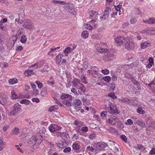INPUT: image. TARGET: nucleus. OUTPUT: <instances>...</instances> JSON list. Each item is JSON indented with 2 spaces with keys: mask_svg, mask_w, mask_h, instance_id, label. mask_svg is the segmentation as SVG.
<instances>
[{
  "mask_svg": "<svg viewBox=\"0 0 155 155\" xmlns=\"http://www.w3.org/2000/svg\"><path fill=\"white\" fill-rule=\"evenodd\" d=\"M107 122L111 125H120L121 121L116 116H111L107 120Z\"/></svg>",
  "mask_w": 155,
  "mask_h": 155,
  "instance_id": "f257e3e1",
  "label": "nucleus"
},
{
  "mask_svg": "<svg viewBox=\"0 0 155 155\" xmlns=\"http://www.w3.org/2000/svg\"><path fill=\"white\" fill-rule=\"evenodd\" d=\"M23 26L29 29H32L34 28V25L32 21L30 19H26L23 21Z\"/></svg>",
  "mask_w": 155,
  "mask_h": 155,
  "instance_id": "f03ea898",
  "label": "nucleus"
},
{
  "mask_svg": "<svg viewBox=\"0 0 155 155\" xmlns=\"http://www.w3.org/2000/svg\"><path fill=\"white\" fill-rule=\"evenodd\" d=\"M124 45L125 48L128 50L132 49L134 47V43L128 37H127Z\"/></svg>",
  "mask_w": 155,
  "mask_h": 155,
  "instance_id": "7ed1b4c3",
  "label": "nucleus"
},
{
  "mask_svg": "<svg viewBox=\"0 0 155 155\" xmlns=\"http://www.w3.org/2000/svg\"><path fill=\"white\" fill-rule=\"evenodd\" d=\"M127 37H117L114 39L115 43L117 45L120 46L124 44Z\"/></svg>",
  "mask_w": 155,
  "mask_h": 155,
  "instance_id": "20e7f679",
  "label": "nucleus"
},
{
  "mask_svg": "<svg viewBox=\"0 0 155 155\" xmlns=\"http://www.w3.org/2000/svg\"><path fill=\"white\" fill-rule=\"evenodd\" d=\"M81 101L78 99H76L74 100L73 105L76 111L79 110L81 107Z\"/></svg>",
  "mask_w": 155,
  "mask_h": 155,
  "instance_id": "39448f33",
  "label": "nucleus"
},
{
  "mask_svg": "<svg viewBox=\"0 0 155 155\" xmlns=\"http://www.w3.org/2000/svg\"><path fill=\"white\" fill-rule=\"evenodd\" d=\"M106 144L104 142H99L94 143L93 146L96 149V151L100 150L105 147Z\"/></svg>",
  "mask_w": 155,
  "mask_h": 155,
  "instance_id": "423d86ee",
  "label": "nucleus"
},
{
  "mask_svg": "<svg viewBox=\"0 0 155 155\" xmlns=\"http://www.w3.org/2000/svg\"><path fill=\"white\" fill-rule=\"evenodd\" d=\"M109 107L110 108L109 113L111 114L117 113L118 112L117 109L116 105L111 103H109Z\"/></svg>",
  "mask_w": 155,
  "mask_h": 155,
  "instance_id": "0eeeda50",
  "label": "nucleus"
},
{
  "mask_svg": "<svg viewBox=\"0 0 155 155\" xmlns=\"http://www.w3.org/2000/svg\"><path fill=\"white\" fill-rule=\"evenodd\" d=\"M61 128V127L53 124H51L48 127L49 130L51 132L60 130Z\"/></svg>",
  "mask_w": 155,
  "mask_h": 155,
  "instance_id": "6e6552de",
  "label": "nucleus"
},
{
  "mask_svg": "<svg viewBox=\"0 0 155 155\" xmlns=\"http://www.w3.org/2000/svg\"><path fill=\"white\" fill-rule=\"evenodd\" d=\"M111 149L114 152H117L119 151V145L113 141H112L110 144Z\"/></svg>",
  "mask_w": 155,
  "mask_h": 155,
  "instance_id": "1a4fd4ad",
  "label": "nucleus"
},
{
  "mask_svg": "<svg viewBox=\"0 0 155 155\" xmlns=\"http://www.w3.org/2000/svg\"><path fill=\"white\" fill-rule=\"evenodd\" d=\"M114 57L113 54L109 53L103 57V59L104 61L106 62L113 60Z\"/></svg>",
  "mask_w": 155,
  "mask_h": 155,
  "instance_id": "9d476101",
  "label": "nucleus"
},
{
  "mask_svg": "<svg viewBox=\"0 0 155 155\" xmlns=\"http://www.w3.org/2000/svg\"><path fill=\"white\" fill-rule=\"evenodd\" d=\"M21 109V105L19 104H16L14 106V109L10 113V115L13 116L17 112L19 111Z\"/></svg>",
  "mask_w": 155,
  "mask_h": 155,
  "instance_id": "9b49d317",
  "label": "nucleus"
},
{
  "mask_svg": "<svg viewBox=\"0 0 155 155\" xmlns=\"http://www.w3.org/2000/svg\"><path fill=\"white\" fill-rule=\"evenodd\" d=\"M96 67H92L91 68V70H88L87 71V73L90 75H93L94 77H96V75H97L98 74V73L97 72L96 70H95V68Z\"/></svg>",
  "mask_w": 155,
  "mask_h": 155,
  "instance_id": "f8f14e48",
  "label": "nucleus"
},
{
  "mask_svg": "<svg viewBox=\"0 0 155 155\" xmlns=\"http://www.w3.org/2000/svg\"><path fill=\"white\" fill-rule=\"evenodd\" d=\"M109 10L108 9H106L105 10L103 16L100 17V18L101 19L106 20L108 17L109 15Z\"/></svg>",
  "mask_w": 155,
  "mask_h": 155,
  "instance_id": "ddd939ff",
  "label": "nucleus"
},
{
  "mask_svg": "<svg viewBox=\"0 0 155 155\" xmlns=\"http://www.w3.org/2000/svg\"><path fill=\"white\" fill-rule=\"evenodd\" d=\"M34 73L33 70H32L30 67L28 70L24 72L25 75L27 76L34 74Z\"/></svg>",
  "mask_w": 155,
  "mask_h": 155,
  "instance_id": "4468645a",
  "label": "nucleus"
},
{
  "mask_svg": "<svg viewBox=\"0 0 155 155\" xmlns=\"http://www.w3.org/2000/svg\"><path fill=\"white\" fill-rule=\"evenodd\" d=\"M149 63L147 65V67L148 68H150L153 64V59L152 57H150L148 59Z\"/></svg>",
  "mask_w": 155,
  "mask_h": 155,
  "instance_id": "2eb2a0df",
  "label": "nucleus"
},
{
  "mask_svg": "<svg viewBox=\"0 0 155 155\" xmlns=\"http://www.w3.org/2000/svg\"><path fill=\"white\" fill-rule=\"evenodd\" d=\"M75 48H71L70 47H68L66 48L64 51L65 54H66L65 56H67L68 54L69 53L71 52L72 51H73L74 49Z\"/></svg>",
  "mask_w": 155,
  "mask_h": 155,
  "instance_id": "dca6fc26",
  "label": "nucleus"
},
{
  "mask_svg": "<svg viewBox=\"0 0 155 155\" xmlns=\"http://www.w3.org/2000/svg\"><path fill=\"white\" fill-rule=\"evenodd\" d=\"M86 150L87 152H89L91 153V152H94L96 151V149L94 147L92 146H91L89 145L87 146L86 148Z\"/></svg>",
  "mask_w": 155,
  "mask_h": 155,
  "instance_id": "f3484780",
  "label": "nucleus"
},
{
  "mask_svg": "<svg viewBox=\"0 0 155 155\" xmlns=\"http://www.w3.org/2000/svg\"><path fill=\"white\" fill-rule=\"evenodd\" d=\"M41 63H37L30 66V68L32 70H33L34 71L35 69L41 67Z\"/></svg>",
  "mask_w": 155,
  "mask_h": 155,
  "instance_id": "a211bd4d",
  "label": "nucleus"
},
{
  "mask_svg": "<svg viewBox=\"0 0 155 155\" xmlns=\"http://www.w3.org/2000/svg\"><path fill=\"white\" fill-rule=\"evenodd\" d=\"M63 55L61 54H58L56 58V63L59 64L61 61V59L63 57Z\"/></svg>",
  "mask_w": 155,
  "mask_h": 155,
  "instance_id": "6ab92c4d",
  "label": "nucleus"
},
{
  "mask_svg": "<svg viewBox=\"0 0 155 155\" xmlns=\"http://www.w3.org/2000/svg\"><path fill=\"white\" fill-rule=\"evenodd\" d=\"M36 143H38V140L36 137H32L30 139L29 143L34 145Z\"/></svg>",
  "mask_w": 155,
  "mask_h": 155,
  "instance_id": "aec40b11",
  "label": "nucleus"
},
{
  "mask_svg": "<svg viewBox=\"0 0 155 155\" xmlns=\"http://www.w3.org/2000/svg\"><path fill=\"white\" fill-rule=\"evenodd\" d=\"M150 45V43L147 41H145L141 43V47L142 48H145L147 47H149Z\"/></svg>",
  "mask_w": 155,
  "mask_h": 155,
  "instance_id": "412c9836",
  "label": "nucleus"
},
{
  "mask_svg": "<svg viewBox=\"0 0 155 155\" xmlns=\"http://www.w3.org/2000/svg\"><path fill=\"white\" fill-rule=\"evenodd\" d=\"M72 147L73 149L75 150H78L80 148V145L76 142L74 143L73 144Z\"/></svg>",
  "mask_w": 155,
  "mask_h": 155,
  "instance_id": "4be33fe9",
  "label": "nucleus"
},
{
  "mask_svg": "<svg viewBox=\"0 0 155 155\" xmlns=\"http://www.w3.org/2000/svg\"><path fill=\"white\" fill-rule=\"evenodd\" d=\"M96 50L98 52L103 53L106 52L107 50L106 48H103L101 47H97L96 48Z\"/></svg>",
  "mask_w": 155,
  "mask_h": 155,
  "instance_id": "5701e85b",
  "label": "nucleus"
},
{
  "mask_svg": "<svg viewBox=\"0 0 155 155\" xmlns=\"http://www.w3.org/2000/svg\"><path fill=\"white\" fill-rule=\"evenodd\" d=\"M36 137L38 140V143L39 144L42 142L43 138L41 134H38V135Z\"/></svg>",
  "mask_w": 155,
  "mask_h": 155,
  "instance_id": "b1692460",
  "label": "nucleus"
},
{
  "mask_svg": "<svg viewBox=\"0 0 155 155\" xmlns=\"http://www.w3.org/2000/svg\"><path fill=\"white\" fill-rule=\"evenodd\" d=\"M7 101V99L5 97H0V103L2 105H4Z\"/></svg>",
  "mask_w": 155,
  "mask_h": 155,
  "instance_id": "393cba45",
  "label": "nucleus"
},
{
  "mask_svg": "<svg viewBox=\"0 0 155 155\" xmlns=\"http://www.w3.org/2000/svg\"><path fill=\"white\" fill-rule=\"evenodd\" d=\"M58 108V106L57 105H54L51 106L49 108V111L50 112H52L54 111L55 110H57Z\"/></svg>",
  "mask_w": 155,
  "mask_h": 155,
  "instance_id": "a878e982",
  "label": "nucleus"
},
{
  "mask_svg": "<svg viewBox=\"0 0 155 155\" xmlns=\"http://www.w3.org/2000/svg\"><path fill=\"white\" fill-rule=\"evenodd\" d=\"M19 132V130L17 127L15 128L12 130L11 132L12 134L14 135H17Z\"/></svg>",
  "mask_w": 155,
  "mask_h": 155,
  "instance_id": "bb28decb",
  "label": "nucleus"
},
{
  "mask_svg": "<svg viewBox=\"0 0 155 155\" xmlns=\"http://www.w3.org/2000/svg\"><path fill=\"white\" fill-rule=\"evenodd\" d=\"M8 82L11 84H13L17 82V79L15 78H11L9 80Z\"/></svg>",
  "mask_w": 155,
  "mask_h": 155,
  "instance_id": "cd10ccee",
  "label": "nucleus"
},
{
  "mask_svg": "<svg viewBox=\"0 0 155 155\" xmlns=\"http://www.w3.org/2000/svg\"><path fill=\"white\" fill-rule=\"evenodd\" d=\"M122 2H121V3H120V4L118 5L117 6H115V8L116 10L117 11H119L118 14H119V15H120V9L122 7Z\"/></svg>",
  "mask_w": 155,
  "mask_h": 155,
  "instance_id": "c85d7f7f",
  "label": "nucleus"
},
{
  "mask_svg": "<svg viewBox=\"0 0 155 155\" xmlns=\"http://www.w3.org/2000/svg\"><path fill=\"white\" fill-rule=\"evenodd\" d=\"M81 35L84 38H86L88 37V32L87 31H84L82 32Z\"/></svg>",
  "mask_w": 155,
  "mask_h": 155,
  "instance_id": "c756f323",
  "label": "nucleus"
},
{
  "mask_svg": "<svg viewBox=\"0 0 155 155\" xmlns=\"http://www.w3.org/2000/svg\"><path fill=\"white\" fill-rule=\"evenodd\" d=\"M47 94V89L46 88H43L41 92V95L42 97L45 96Z\"/></svg>",
  "mask_w": 155,
  "mask_h": 155,
  "instance_id": "7c9ffc66",
  "label": "nucleus"
},
{
  "mask_svg": "<svg viewBox=\"0 0 155 155\" xmlns=\"http://www.w3.org/2000/svg\"><path fill=\"white\" fill-rule=\"evenodd\" d=\"M30 101L26 99H23L20 101V103L21 104L28 105L30 103Z\"/></svg>",
  "mask_w": 155,
  "mask_h": 155,
  "instance_id": "2f4dec72",
  "label": "nucleus"
},
{
  "mask_svg": "<svg viewBox=\"0 0 155 155\" xmlns=\"http://www.w3.org/2000/svg\"><path fill=\"white\" fill-rule=\"evenodd\" d=\"M91 38L94 39H98L101 38V36L98 34H94L92 35Z\"/></svg>",
  "mask_w": 155,
  "mask_h": 155,
  "instance_id": "473e14b6",
  "label": "nucleus"
},
{
  "mask_svg": "<svg viewBox=\"0 0 155 155\" xmlns=\"http://www.w3.org/2000/svg\"><path fill=\"white\" fill-rule=\"evenodd\" d=\"M62 103L64 104L68 107L71 106V103L68 100L66 99L62 101Z\"/></svg>",
  "mask_w": 155,
  "mask_h": 155,
  "instance_id": "72a5a7b5",
  "label": "nucleus"
},
{
  "mask_svg": "<svg viewBox=\"0 0 155 155\" xmlns=\"http://www.w3.org/2000/svg\"><path fill=\"white\" fill-rule=\"evenodd\" d=\"M75 124L79 127L83 126L84 125V124L82 122L77 120H76L75 121Z\"/></svg>",
  "mask_w": 155,
  "mask_h": 155,
  "instance_id": "f704fd0d",
  "label": "nucleus"
},
{
  "mask_svg": "<svg viewBox=\"0 0 155 155\" xmlns=\"http://www.w3.org/2000/svg\"><path fill=\"white\" fill-rule=\"evenodd\" d=\"M119 101H121L123 103L128 102L130 101V100L127 97L123 98L121 99H119Z\"/></svg>",
  "mask_w": 155,
  "mask_h": 155,
  "instance_id": "c9c22d12",
  "label": "nucleus"
},
{
  "mask_svg": "<svg viewBox=\"0 0 155 155\" xmlns=\"http://www.w3.org/2000/svg\"><path fill=\"white\" fill-rule=\"evenodd\" d=\"M49 69V68L48 67V65L47 64H46L44 66L43 69L41 70V71L42 73H43L45 72L48 71Z\"/></svg>",
  "mask_w": 155,
  "mask_h": 155,
  "instance_id": "e433bc0d",
  "label": "nucleus"
},
{
  "mask_svg": "<svg viewBox=\"0 0 155 155\" xmlns=\"http://www.w3.org/2000/svg\"><path fill=\"white\" fill-rule=\"evenodd\" d=\"M96 135L94 133H91L89 136V138L91 140H93L96 137Z\"/></svg>",
  "mask_w": 155,
  "mask_h": 155,
  "instance_id": "4c0bfd02",
  "label": "nucleus"
},
{
  "mask_svg": "<svg viewBox=\"0 0 155 155\" xmlns=\"http://www.w3.org/2000/svg\"><path fill=\"white\" fill-rule=\"evenodd\" d=\"M137 123L142 127L144 128L145 127V124L141 121L137 120Z\"/></svg>",
  "mask_w": 155,
  "mask_h": 155,
  "instance_id": "58836bf2",
  "label": "nucleus"
},
{
  "mask_svg": "<svg viewBox=\"0 0 155 155\" xmlns=\"http://www.w3.org/2000/svg\"><path fill=\"white\" fill-rule=\"evenodd\" d=\"M11 93L12 97L13 99H15L18 98V96L14 90H12Z\"/></svg>",
  "mask_w": 155,
  "mask_h": 155,
  "instance_id": "ea45409f",
  "label": "nucleus"
},
{
  "mask_svg": "<svg viewBox=\"0 0 155 155\" xmlns=\"http://www.w3.org/2000/svg\"><path fill=\"white\" fill-rule=\"evenodd\" d=\"M84 26L86 28L89 30H92L93 28L92 26L90 24H84Z\"/></svg>",
  "mask_w": 155,
  "mask_h": 155,
  "instance_id": "a19ab883",
  "label": "nucleus"
},
{
  "mask_svg": "<svg viewBox=\"0 0 155 155\" xmlns=\"http://www.w3.org/2000/svg\"><path fill=\"white\" fill-rule=\"evenodd\" d=\"M149 86L153 92L155 93V84L153 83H150V84Z\"/></svg>",
  "mask_w": 155,
  "mask_h": 155,
  "instance_id": "79ce46f5",
  "label": "nucleus"
},
{
  "mask_svg": "<svg viewBox=\"0 0 155 155\" xmlns=\"http://www.w3.org/2000/svg\"><path fill=\"white\" fill-rule=\"evenodd\" d=\"M107 112L106 111H102L101 112V116L102 118L104 119L106 117L107 114Z\"/></svg>",
  "mask_w": 155,
  "mask_h": 155,
  "instance_id": "37998d69",
  "label": "nucleus"
},
{
  "mask_svg": "<svg viewBox=\"0 0 155 155\" xmlns=\"http://www.w3.org/2000/svg\"><path fill=\"white\" fill-rule=\"evenodd\" d=\"M103 79L106 82H108L110 81L111 78L109 76H106L104 77Z\"/></svg>",
  "mask_w": 155,
  "mask_h": 155,
  "instance_id": "c03bdc74",
  "label": "nucleus"
},
{
  "mask_svg": "<svg viewBox=\"0 0 155 155\" xmlns=\"http://www.w3.org/2000/svg\"><path fill=\"white\" fill-rule=\"evenodd\" d=\"M125 124L128 125H131L133 124V121L132 119H128L125 122Z\"/></svg>",
  "mask_w": 155,
  "mask_h": 155,
  "instance_id": "a18cd8bd",
  "label": "nucleus"
},
{
  "mask_svg": "<svg viewBox=\"0 0 155 155\" xmlns=\"http://www.w3.org/2000/svg\"><path fill=\"white\" fill-rule=\"evenodd\" d=\"M71 150V148L70 147H68L64 148L63 150V152L65 153L70 152Z\"/></svg>",
  "mask_w": 155,
  "mask_h": 155,
  "instance_id": "49530a36",
  "label": "nucleus"
},
{
  "mask_svg": "<svg viewBox=\"0 0 155 155\" xmlns=\"http://www.w3.org/2000/svg\"><path fill=\"white\" fill-rule=\"evenodd\" d=\"M78 89V92L81 93L84 92L85 91V89L84 86L83 85Z\"/></svg>",
  "mask_w": 155,
  "mask_h": 155,
  "instance_id": "de8ad7c7",
  "label": "nucleus"
},
{
  "mask_svg": "<svg viewBox=\"0 0 155 155\" xmlns=\"http://www.w3.org/2000/svg\"><path fill=\"white\" fill-rule=\"evenodd\" d=\"M108 95L109 97H111L113 99H116L117 98V97L115 95V94L114 92H111L109 93Z\"/></svg>",
  "mask_w": 155,
  "mask_h": 155,
  "instance_id": "09e8293b",
  "label": "nucleus"
},
{
  "mask_svg": "<svg viewBox=\"0 0 155 155\" xmlns=\"http://www.w3.org/2000/svg\"><path fill=\"white\" fill-rule=\"evenodd\" d=\"M35 82L37 84L39 88L41 89L43 87V85L41 82L38 81H36Z\"/></svg>",
  "mask_w": 155,
  "mask_h": 155,
  "instance_id": "8fccbe9b",
  "label": "nucleus"
},
{
  "mask_svg": "<svg viewBox=\"0 0 155 155\" xmlns=\"http://www.w3.org/2000/svg\"><path fill=\"white\" fill-rule=\"evenodd\" d=\"M137 112L138 113L141 114H143L145 113L144 111L143 110L142 108L140 107H139L138 108Z\"/></svg>",
  "mask_w": 155,
  "mask_h": 155,
  "instance_id": "3c124183",
  "label": "nucleus"
},
{
  "mask_svg": "<svg viewBox=\"0 0 155 155\" xmlns=\"http://www.w3.org/2000/svg\"><path fill=\"white\" fill-rule=\"evenodd\" d=\"M26 36L23 35L21 37L20 41L21 43H25L26 41Z\"/></svg>",
  "mask_w": 155,
  "mask_h": 155,
  "instance_id": "603ef678",
  "label": "nucleus"
},
{
  "mask_svg": "<svg viewBox=\"0 0 155 155\" xmlns=\"http://www.w3.org/2000/svg\"><path fill=\"white\" fill-rule=\"evenodd\" d=\"M56 146L59 148H62L64 147V144L60 143H57L55 144Z\"/></svg>",
  "mask_w": 155,
  "mask_h": 155,
  "instance_id": "864d4df0",
  "label": "nucleus"
},
{
  "mask_svg": "<svg viewBox=\"0 0 155 155\" xmlns=\"http://www.w3.org/2000/svg\"><path fill=\"white\" fill-rule=\"evenodd\" d=\"M101 72L105 75H107L109 74V70L107 69H103L101 70Z\"/></svg>",
  "mask_w": 155,
  "mask_h": 155,
  "instance_id": "5fc2aeb1",
  "label": "nucleus"
},
{
  "mask_svg": "<svg viewBox=\"0 0 155 155\" xmlns=\"http://www.w3.org/2000/svg\"><path fill=\"white\" fill-rule=\"evenodd\" d=\"M121 139L125 143H127V137L124 135H122L120 136Z\"/></svg>",
  "mask_w": 155,
  "mask_h": 155,
  "instance_id": "6e6d98bb",
  "label": "nucleus"
},
{
  "mask_svg": "<svg viewBox=\"0 0 155 155\" xmlns=\"http://www.w3.org/2000/svg\"><path fill=\"white\" fill-rule=\"evenodd\" d=\"M81 81L84 83L86 84L87 83V82L86 80V78L85 76L83 75L81 77Z\"/></svg>",
  "mask_w": 155,
  "mask_h": 155,
  "instance_id": "4d7b16f0",
  "label": "nucleus"
},
{
  "mask_svg": "<svg viewBox=\"0 0 155 155\" xmlns=\"http://www.w3.org/2000/svg\"><path fill=\"white\" fill-rule=\"evenodd\" d=\"M22 15L23 16L22 17V18H20L21 15H19V20L18 21V23L19 24H21L22 22V20L25 17V15L23 14Z\"/></svg>",
  "mask_w": 155,
  "mask_h": 155,
  "instance_id": "13d9d810",
  "label": "nucleus"
},
{
  "mask_svg": "<svg viewBox=\"0 0 155 155\" xmlns=\"http://www.w3.org/2000/svg\"><path fill=\"white\" fill-rule=\"evenodd\" d=\"M155 23V18H149V24H153Z\"/></svg>",
  "mask_w": 155,
  "mask_h": 155,
  "instance_id": "bf43d9fd",
  "label": "nucleus"
},
{
  "mask_svg": "<svg viewBox=\"0 0 155 155\" xmlns=\"http://www.w3.org/2000/svg\"><path fill=\"white\" fill-rule=\"evenodd\" d=\"M78 138V135L76 134H74L72 136V139L73 141H75L77 140Z\"/></svg>",
  "mask_w": 155,
  "mask_h": 155,
  "instance_id": "052dcab7",
  "label": "nucleus"
},
{
  "mask_svg": "<svg viewBox=\"0 0 155 155\" xmlns=\"http://www.w3.org/2000/svg\"><path fill=\"white\" fill-rule=\"evenodd\" d=\"M46 132V129L44 127H42L41 130H40L39 134H41L42 135H43V134H45Z\"/></svg>",
  "mask_w": 155,
  "mask_h": 155,
  "instance_id": "680f3d73",
  "label": "nucleus"
},
{
  "mask_svg": "<svg viewBox=\"0 0 155 155\" xmlns=\"http://www.w3.org/2000/svg\"><path fill=\"white\" fill-rule=\"evenodd\" d=\"M81 130L84 132H86L88 130V127L86 126L83 127L81 128Z\"/></svg>",
  "mask_w": 155,
  "mask_h": 155,
  "instance_id": "e2e57ef3",
  "label": "nucleus"
},
{
  "mask_svg": "<svg viewBox=\"0 0 155 155\" xmlns=\"http://www.w3.org/2000/svg\"><path fill=\"white\" fill-rule=\"evenodd\" d=\"M33 94L35 95V96H37L39 94V92L38 90L37 89H34L33 90Z\"/></svg>",
  "mask_w": 155,
  "mask_h": 155,
  "instance_id": "0e129e2a",
  "label": "nucleus"
},
{
  "mask_svg": "<svg viewBox=\"0 0 155 155\" xmlns=\"http://www.w3.org/2000/svg\"><path fill=\"white\" fill-rule=\"evenodd\" d=\"M32 101L33 102H35L36 103H38L40 102V100L38 98H33L32 99Z\"/></svg>",
  "mask_w": 155,
  "mask_h": 155,
  "instance_id": "69168bd1",
  "label": "nucleus"
},
{
  "mask_svg": "<svg viewBox=\"0 0 155 155\" xmlns=\"http://www.w3.org/2000/svg\"><path fill=\"white\" fill-rule=\"evenodd\" d=\"M15 146L17 147V150H19V151L20 152H21V153H23V151L22 150V149H21V148H20V147H19V145H15Z\"/></svg>",
  "mask_w": 155,
  "mask_h": 155,
  "instance_id": "338daca9",
  "label": "nucleus"
},
{
  "mask_svg": "<svg viewBox=\"0 0 155 155\" xmlns=\"http://www.w3.org/2000/svg\"><path fill=\"white\" fill-rule=\"evenodd\" d=\"M150 154L151 155H153L155 154V148H153L150 152Z\"/></svg>",
  "mask_w": 155,
  "mask_h": 155,
  "instance_id": "774afa93",
  "label": "nucleus"
}]
</instances>
